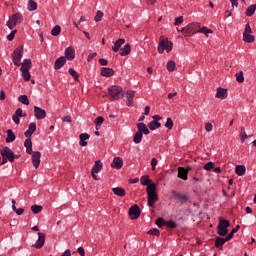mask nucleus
Masks as SVG:
<instances>
[{
    "mask_svg": "<svg viewBox=\"0 0 256 256\" xmlns=\"http://www.w3.org/2000/svg\"><path fill=\"white\" fill-rule=\"evenodd\" d=\"M229 227H231V223L229 220L223 219V217L219 218V224L217 226V234L220 237L227 236V233H229Z\"/></svg>",
    "mask_w": 256,
    "mask_h": 256,
    "instance_id": "f257e3e1",
    "label": "nucleus"
},
{
    "mask_svg": "<svg viewBox=\"0 0 256 256\" xmlns=\"http://www.w3.org/2000/svg\"><path fill=\"white\" fill-rule=\"evenodd\" d=\"M171 53L173 51V42L161 37L158 43V53L163 54L164 52Z\"/></svg>",
    "mask_w": 256,
    "mask_h": 256,
    "instance_id": "f03ea898",
    "label": "nucleus"
},
{
    "mask_svg": "<svg viewBox=\"0 0 256 256\" xmlns=\"http://www.w3.org/2000/svg\"><path fill=\"white\" fill-rule=\"evenodd\" d=\"M108 93L114 101H119V99H121V97H125L123 88L121 86H117V85H114V86H111L110 88H108Z\"/></svg>",
    "mask_w": 256,
    "mask_h": 256,
    "instance_id": "7ed1b4c3",
    "label": "nucleus"
},
{
    "mask_svg": "<svg viewBox=\"0 0 256 256\" xmlns=\"http://www.w3.org/2000/svg\"><path fill=\"white\" fill-rule=\"evenodd\" d=\"M23 23V16L21 13H15L12 17L6 22V25L9 29H13L15 26Z\"/></svg>",
    "mask_w": 256,
    "mask_h": 256,
    "instance_id": "20e7f679",
    "label": "nucleus"
},
{
    "mask_svg": "<svg viewBox=\"0 0 256 256\" xmlns=\"http://www.w3.org/2000/svg\"><path fill=\"white\" fill-rule=\"evenodd\" d=\"M197 27V23L192 22L189 23L187 26L183 27L181 32L185 35V37H191L192 35H195V33H199Z\"/></svg>",
    "mask_w": 256,
    "mask_h": 256,
    "instance_id": "39448f33",
    "label": "nucleus"
},
{
    "mask_svg": "<svg viewBox=\"0 0 256 256\" xmlns=\"http://www.w3.org/2000/svg\"><path fill=\"white\" fill-rule=\"evenodd\" d=\"M23 59V46L17 47L12 53V61L16 67L21 65Z\"/></svg>",
    "mask_w": 256,
    "mask_h": 256,
    "instance_id": "423d86ee",
    "label": "nucleus"
},
{
    "mask_svg": "<svg viewBox=\"0 0 256 256\" xmlns=\"http://www.w3.org/2000/svg\"><path fill=\"white\" fill-rule=\"evenodd\" d=\"M128 215L132 220L139 219V217H141V209L139 208V205L134 204L131 206Z\"/></svg>",
    "mask_w": 256,
    "mask_h": 256,
    "instance_id": "0eeeda50",
    "label": "nucleus"
},
{
    "mask_svg": "<svg viewBox=\"0 0 256 256\" xmlns=\"http://www.w3.org/2000/svg\"><path fill=\"white\" fill-rule=\"evenodd\" d=\"M0 153L2 157H5L6 159H8L10 163H13V161H15V153H13V150H11V148L6 146L0 150Z\"/></svg>",
    "mask_w": 256,
    "mask_h": 256,
    "instance_id": "6e6552de",
    "label": "nucleus"
},
{
    "mask_svg": "<svg viewBox=\"0 0 256 256\" xmlns=\"http://www.w3.org/2000/svg\"><path fill=\"white\" fill-rule=\"evenodd\" d=\"M34 117L38 120L45 119L47 111L39 106H34Z\"/></svg>",
    "mask_w": 256,
    "mask_h": 256,
    "instance_id": "1a4fd4ad",
    "label": "nucleus"
},
{
    "mask_svg": "<svg viewBox=\"0 0 256 256\" xmlns=\"http://www.w3.org/2000/svg\"><path fill=\"white\" fill-rule=\"evenodd\" d=\"M31 155H32V164L34 165L35 169H39V166L41 165V152L34 151L31 153Z\"/></svg>",
    "mask_w": 256,
    "mask_h": 256,
    "instance_id": "9d476101",
    "label": "nucleus"
},
{
    "mask_svg": "<svg viewBox=\"0 0 256 256\" xmlns=\"http://www.w3.org/2000/svg\"><path fill=\"white\" fill-rule=\"evenodd\" d=\"M189 171H191V167H187V168L179 167L178 168V177H179V179H183V181H187Z\"/></svg>",
    "mask_w": 256,
    "mask_h": 256,
    "instance_id": "9b49d317",
    "label": "nucleus"
},
{
    "mask_svg": "<svg viewBox=\"0 0 256 256\" xmlns=\"http://www.w3.org/2000/svg\"><path fill=\"white\" fill-rule=\"evenodd\" d=\"M43 245H45V234L38 232V239L32 247H35V249H42Z\"/></svg>",
    "mask_w": 256,
    "mask_h": 256,
    "instance_id": "f8f14e48",
    "label": "nucleus"
},
{
    "mask_svg": "<svg viewBox=\"0 0 256 256\" xmlns=\"http://www.w3.org/2000/svg\"><path fill=\"white\" fill-rule=\"evenodd\" d=\"M65 63H67V58L65 56H60L59 58H57L54 62L55 71H59V69H61L65 65Z\"/></svg>",
    "mask_w": 256,
    "mask_h": 256,
    "instance_id": "ddd939ff",
    "label": "nucleus"
},
{
    "mask_svg": "<svg viewBox=\"0 0 256 256\" xmlns=\"http://www.w3.org/2000/svg\"><path fill=\"white\" fill-rule=\"evenodd\" d=\"M173 198L179 201V203H187L189 201V197L185 194L177 193V191H172Z\"/></svg>",
    "mask_w": 256,
    "mask_h": 256,
    "instance_id": "4468645a",
    "label": "nucleus"
},
{
    "mask_svg": "<svg viewBox=\"0 0 256 256\" xmlns=\"http://www.w3.org/2000/svg\"><path fill=\"white\" fill-rule=\"evenodd\" d=\"M124 97H126V105L131 107V105H133V99L135 98V91L127 90L126 93H124Z\"/></svg>",
    "mask_w": 256,
    "mask_h": 256,
    "instance_id": "2eb2a0df",
    "label": "nucleus"
},
{
    "mask_svg": "<svg viewBox=\"0 0 256 256\" xmlns=\"http://www.w3.org/2000/svg\"><path fill=\"white\" fill-rule=\"evenodd\" d=\"M68 61H73L75 59V48L69 46L65 49V56Z\"/></svg>",
    "mask_w": 256,
    "mask_h": 256,
    "instance_id": "dca6fc26",
    "label": "nucleus"
},
{
    "mask_svg": "<svg viewBox=\"0 0 256 256\" xmlns=\"http://www.w3.org/2000/svg\"><path fill=\"white\" fill-rule=\"evenodd\" d=\"M35 131H37V124L35 122H31L28 126V129L25 131L24 135L27 138H31V136L33 135V133H35Z\"/></svg>",
    "mask_w": 256,
    "mask_h": 256,
    "instance_id": "f3484780",
    "label": "nucleus"
},
{
    "mask_svg": "<svg viewBox=\"0 0 256 256\" xmlns=\"http://www.w3.org/2000/svg\"><path fill=\"white\" fill-rule=\"evenodd\" d=\"M100 75L102 77H113L115 75V70H113V68H107V67H103L101 69Z\"/></svg>",
    "mask_w": 256,
    "mask_h": 256,
    "instance_id": "a211bd4d",
    "label": "nucleus"
},
{
    "mask_svg": "<svg viewBox=\"0 0 256 256\" xmlns=\"http://www.w3.org/2000/svg\"><path fill=\"white\" fill-rule=\"evenodd\" d=\"M227 89L222 88V87H218L217 91H216V99H227Z\"/></svg>",
    "mask_w": 256,
    "mask_h": 256,
    "instance_id": "6ab92c4d",
    "label": "nucleus"
},
{
    "mask_svg": "<svg viewBox=\"0 0 256 256\" xmlns=\"http://www.w3.org/2000/svg\"><path fill=\"white\" fill-rule=\"evenodd\" d=\"M137 129L138 133H141L142 135H149L150 133L149 128H147V125L143 122L137 123Z\"/></svg>",
    "mask_w": 256,
    "mask_h": 256,
    "instance_id": "aec40b11",
    "label": "nucleus"
},
{
    "mask_svg": "<svg viewBox=\"0 0 256 256\" xmlns=\"http://www.w3.org/2000/svg\"><path fill=\"white\" fill-rule=\"evenodd\" d=\"M112 169H121L123 167V158L121 157H116L113 159L111 163Z\"/></svg>",
    "mask_w": 256,
    "mask_h": 256,
    "instance_id": "412c9836",
    "label": "nucleus"
},
{
    "mask_svg": "<svg viewBox=\"0 0 256 256\" xmlns=\"http://www.w3.org/2000/svg\"><path fill=\"white\" fill-rule=\"evenodd\" d=\"M158 201L159 195L157 193L148 195V207H154L155 203Z\"/></svg>",
    "mask_w": 256,
    "mask_h": 256,
    "instance_id": "4be33fe9",
    "label": "nucleus"
},
{
    "mask_svg": "<svg viewBox=\"0 0 256 256\" xmlns=\"http://www.w3.org/2000/svg\"><path fill=\"white\" fill-rule=\"evenodd\" d=\"M124 43L125 38H119L114 42V45L112 46V51H114V53H117L119 49H121V45H124Z\"/></svg>",
    "mask_w": 256,
    "mask_h": 256,
    "instance_id": "5701e85b",
    "label": "nucleus"
},
{
    "mask_svg": "<svg viewBox=\"0 0 256 256\" xmlns=\"http://www.w3.org/2000/svg\"><path fill=\"white\" fill-rule=\"evenodd\" d=\"M90 137L91 136L89 134H87V133L80 134L79 135V139H80L79 145H80V147H87V142L86 141H88V139Z\"/></svg>",
    "mask_w": 256,
    "mask_h": 256,
    "instance_id": "b1692460",
    "label": "nucleus"
},
{
    "mask_svg": "<svg viewBox=\"0 0 256 256\" xmlns=\"http://www.w3.org/2000/svg\"><path fill=\"white\" fill-rule=\"evenodd\" d=\"M103 169V162L101 160H97L94 164V166L91 169V173H101V170Z\"/></svg>",
    "mask_w": 256,
    "mask_h": 256,
    "instance_id": "393cba45",
    "label": "nucleus"
},
{
    "mask_svg": "<svg viewBox=\"0 0 256 256\" xmlns=\"http://www.w3.org/2000/svg\"><path fill=\"white\" fill-rule=\"evenodd\" d=\"M24 147L26 148V153H28V155L33 153V142L30 137L25 140Z\"/></svg>",
    "mask_w": 256,
    "mask_h": 256,
    "instance_id": "a878e982",
    "label": "nucleus"
},
{
    "mask_svg": "<svg viewBox=\"0 0 256 256\" xmlns=\"http://www.w3.org/2000/svg\"><path fill=\"white\" fill-rule=\"evenodd\" d=\"M247 171V168H245V165H237L235 168V173L238 175V177H243Z\"/></svg>",
    "mask_w": 256,
    "mask_h": 256,
    "instance_id": "bb28decb",
    "label": "nucleus"
},
{
    "mask_svg": "<svg viewBox=\"0 0 256 256\" xmlns=\"http://www.w3.org/2000/svg\"><path fill=\"white\" fill-rule=\"evenodd\" d=\"M146 193L148 196L157 194V185L155 183L148 185L146 188Z\"/></svg>",
    "mask_w": 256,
    "mask_h": 256,
    "instance_id": "cd10ccee",
    "label": "nucleus"
},
{
    "mask_svg": "<svg viewBox=\"0 0 256 256\" xmlns=\"http://www.w3.org/2000/svg\"><path fill=\"white\" fill-rule=\"evenodd\" d=\"M6 133H7L6 143H13V141H15V139H16V136H15V133L13 132V130L8 129L6 131Z\"/></svg>",
    "mask_w": 256,
    "mask_h": 256,
    "instance_id": "c85d7f7f",
    "label": "nucleus"
},
{
    "mask_svg": "<svg viewBox=\"0 0 256 256\" xmlns=\"http://www.w3.org/2000/svg\"><path fill=\"white\" fill-rule=\"evenodd\" d=\"M129 53H131V44L127 43L121 49L120 55H121V57H127V55H129Z\"/></svg>",
    "mask_w": 256,
    "mask_h": 256,
    "instance_id": "c756f323",
    "label": "nucleus"
},
{
    "mask_svg": "<svg viewBox=\"0 0 256 256\" xmlns=\"http://www.w3.org/2000/svg\"><path fill=\"white\" fill-rule=\"evenodd\" d=\"M225 243H227L226 238L217 237L215 240V247H217V249H223Z\"/></svg>",
    "mask_w": 256,
    "mask_h": 256,
    "instance_id": "7c9ffc66",
    "label": "nucleus"
},
{
    "mask_svg": "<svg viewBox=\"0 0 256 256\" xmlns=\"http://www.w3.org/2000/svg\"><path fill=\"white\" fill-rule=\"evenodd\" d=\"M27 70V71H30L31 70V59H24L22 64H21V68H20V71H23V70Z\"/></svg>",
    "mask_w": 256,
    "mask_h": 256,
    "instance_id": "2f4dec72",
    "label": "nucleus"
},
{
    "mask_svg": "<svg viewBox=\"0 0 256 256\" xmlns=\"http://www.w3.org/2000/svg\"><path fill=\"white\" fill-rule=\"evenodd\" d=\"M255 11H256V3L252 4L246 9V12H245L246 17H253V15L255 14Z\"/></svg>",
    "mask_w": 256,
    "mask_h": 256,
    "instance_id": "473e14b6",
    "label": "nucleus"
},
{
    "mask_svg": "<svg viewBox=\"0 0 256 256\" xmlns=\"http://www.w3.org/2000/svg\"><path fill=\"white\" fill-rule=\"evenodd\" d=\"M140 183L143 187H149L151 185V179H149V175H144L140 178Z\"/></svg>",
    "mask_w": 256,
    "mask_h": 256,
    "instance_id": "72a5a7b5",
    "label": "nucleus"
},
{
    "mask_svg": "<svg viewBox=\"0 0 256 256\" xmlns=\"http://www.w3.org/2000/svg\"><path fill=\"white\" fill-rule=\"evenodd\" d=\"M112 192L114 193V195H116L117 197H125V189L121 188V187H116L112 189Z\"/></svg>",
    "mask_w": 256,
    "mask_h": 256,
    "instance_id": "f704fd0d",
    "label": "nucleus"
},
{
    "mask_svg": "<svg viewBox=\"0 0 256 256\" xmlns=\"http://www.w3.org/2000/svg\"><path fill=\"white\" fill-rule=\"evenodd\" d=\"M15 199H12V211H14V213L18 214V215H23V213H25V209L23 208H17V206H15Z\"/></svg>",
    "mask_w": 256,
    "mask_h": 256,
    "instance_id": "c9c22d12",
    "label": "nucleus"
},
{
    "mask_svg": "<svg viewBox=\"0 0 256 256\" xmlns=\"http://www.w3.org/2000/svg\"><path fill=\"white\" fill-rule=\"evenodd\" d=\"M243 41H245V43H253V41H255V36L251 33H243Z\"/></svg>",
    "mask_w": 256,
    "mask_h": 256,
    "instance_id": "e433bc0d",
    "label": "nucleus"
},
{
    "mask_svg": "<svg viewBox=\"0 0 256 256\" xmlns=\"http://www.w3.org/2000/svg\"><path fill=\"white\" fill-rule=\"evenodd\" d=\"M148 127L150 131H155V129H159L161 127L160 122H157L155 120H152L149 124Z\"/></svg>",
    "mask_w": 256,
    "mask_h": 256,
    "instance_id": "4c0bfd02",
    "label": "nucleus"
},
{
    "mask_svg": "<svg viewBox=\"0 0 256 256\" xmlns=\"http://www.w3.org/2000/svg\"><path fill=\"white\" fill-rule=\"evenodd\" d=\"M143 141V134L141 132H136L133 138V142L139 145Z\"/></svg>",
    "mask_w": 256,
    "mask_h": 256,
    "instance_id": "58836bf2",
    "label": "nucleus"
},
{
    "mask_svg": "<svg viewBox=\"0 0 256 256\" xmlns=\"http://www.w3.org/2000/svg\"><path fill=\"white\" fill-rule=\"evenodd\" d=\"M175 67H176L175 61L169 60L167 62L166 69L167 71H169V73H173V71H175Z\"/></svg>",
    "mask_w": 256,
    "mask_h": 256,
    "instance_id": "ea45409f",
    "label": "nucleus"
},
{
    "mask_svg": "<svg viewBox=\"0 0 256 256\" xmlns=\"http://www.w3.org/2000/svg\"><path fill=\"white\" fill-rule=\"evenodd\" d=\"M246 139H249V135H247V132L245 131V127H242L241 132H240V141H241V143H245Z\"/></svg>",
    "mask_w": 256,
    "mask_h": 256,
    "instance_id": "a19ab883",
    "label": "nucleus"
},
{
    "mask_svg": "<svg viewBox=\"0 0 256 256\" xmlns=\"http://www.w3.org/2000/svg\"><path fill=\"white\" fill-rule=\"evenodd\" d=\"M22 73V77L24 79V81H31V73L29 72V70L25 69V70H20Z\"/></svg>",
    "mask_w": 256,
    "mask_h": 256,
    "instance_id": "79ce46f5",
    "label": "nucleus"
},
{
    "mask_svg": "<svg viewBox=\"0 0 256 256\" xmlns=\"http://www.w3.org/2000/svg\"><path fill=\"white\" fill-rule=\"evenodd\" d=\"M18 101L19 103H22V105H29V98L27 97V95H20L18 97Z\"/></svg>",
    "mask_w": 256,
    "mask_h": 256,
    "instance_id": "37998d69",
    "label": "nucleus"
},
{
    "mask_svg": "<svg viewBox=\"0 0 256 256\" xmlns=\"http://www.w3.org/2000/svg\"><path fill=\"white\" fill-rule=\"evenodd\" d=\"M28 11H37V2H35L33 0H29Z\"/></svg>",
    "mask_w": 256,
    "mask_h": 256,
    "instance_id": "c03bdc74",
    "label": "nucleus"
},
{
    "mask_svg": "<svg viewBox=\"0 0 256 256\" xmlns=\"http://www.w3.org/2000/svg\"><path fill=\"white\" fill-rule=\"evenodd\" d=\"M198 33H203L206 37H209V33H213V30L203 26L202 28L198 29Z\"/></svg>",
    "mask_w": 256,
    "mask_h": 256,
    "instance_id": "a18cd8bd",
    "label": "nucleus"
},
{
    "mask_svg": "<svg viewBox=\"0 0 256 256\" xmlns=\"http://www.w3.org/2000/svg\"><path fill=\"white\" fill-rule=\"evenodd\" d=\"M31 211L34 213V215H37V213H41V211H43V206L33 205L31 206Z\"/></svg>",
    "mask_w": 256,
    "mask_h": 256,
    "instance_id": "49530a36",
    "label": "nucleus"
},
{
    "mask_svg": "<svg viewBox=\"0 0 256 256\" xmlns=\"http://www.w3.org/2000/svg\"><path fill=\"white\" fill-rule=\"evenodd\" d=\"M61 33V26L56 25L52 30H51V35L53 37H57Z\"/></svg>",
    "mask_w": 256,
    "mask_h": 256,
    "instance_id": "de8ad7c7",
    "label": "nucleus"
},
{
    "mask_svg": "<svg viewBox=\"0 0 256 256\" xmlns=\"http://www.w3.org/2000/svg\"><path fill=\"white\" fill-rule=\"evenodd\" d=\"M68 72H69V75H71V77H73L74 80L79 81V73H77L75 69L70 68Z\"/></svg>",
    "mask_w": 256,
    "mask_h": 256,
    "instance_id": "09e8293b",
    "label": "nucleus"
},
{
    "mask_svg": "<svg viewBox=\"0 0 256 256\" xmlns=\"http://www.w3.org/2000/svg\"><path fill=\"white\" fill-rule=\"evenodd\" d=\"M103 121H105V118H103V116H98L95 119V124H96V129L99 130V127H101V125H103Z\"/></svg>",
    "mask_w": 256,
    "mask_h": 256,
    "instance_id": "8fccbe9b",
    "label": "nucleus"
},
{
    "mask_svg": "<svg viewBox=\"0 0 256 256\" xmlns=\"http://www.w3.org/2000/svg\"><path fill=\"white\" fill-rule=\"evenodd\" d=\"M103 19V12L98 10L96 12V16L94 18V21H96V23H99V21H101Z\"/></svg>",
    "mask_w": 256,
    "mask_h": 256,
    "instance_id": "3c124183",
    "label": "nucleus"
},
{
    "mask_svg": "<svg viewBox=\"0 0 256 256\" xmlns=\"http://www.w3.org/2000/svg\"><path fill=\"white\" fill-rule=\"evenodd\" d=\"M165 225H167V227L170 229H177V223L173 220L165 222Z\"/></svg>",
    "mask_w": 256,
    "mask_h": 256,
    "instance_id": "603ef678",
    "label": "nucleus"
},
{
    "mask_svg": "<svg viewBox=\"0 0 256 256\" xmlns=\"http://www.w3.org/2000/svg\"><path fill=\"white\" fill-rule=\"evenodd\" d=\"M165 127H166V129H169V130L173 129V119L167 118Z\"/></svg>",
    "mask_w": 256,
    "mask_h": 256,
    "instance_id": "864d4df0",
    "label": "nucleus"
},
{
    "mask_svg": "<svg viewBox=\"0 0 256 256\" xmlns=\"http://www.w3.org/2000/svg\"><path fill=\"white\" fill-rule=\"evenodd\" d=\"M147 233L148 235H154L155 237H159L160 235L159 229L157 228L151 229Z\"/></svg>",
    "mask_w": 256,
    "mask_h": 256,
    "instance_id": "5fc2aeb1",
    "label": "nucleus"
},
{
    "mask_svg": "<svg viewBox=\"0 0 256 256\" xmlns=\"http://www.w3.org/2000/svg\"><path fill=\"white\" fill-rule=\"evenodd\" d=\"M236 81L238 83H243V81H245V77L243 76V72H240V73L236 74Z\"/></svg>",
    "mask_w": 256,
    "mask_h": 256,
    "instance_id": "6e6d98bb",
    "label": "nucleus"
},
{
    "mask_svg": "<svg viewBox=\"0 0 256 256\" xmlns=\"http://www.w3.org/2000/svg\"><path fill=\"white\" fill-rule=\"evenodd\" d=\"M205 131H206L207 133H211V131H213V124L210 123V122L206 123V124H205Z\"/></svg>",
    "mask_w": 256,
    "mask_h": 256,
    "instance_id": "4d7b16f0",
    "label": "nucleus"
},
{
    "mask_svg": "<svg viewBox=\"0 0 256 256\" xmlns=\"http://www.w3.org/2000/svg\"><path fill=\"white\" fill-rule=\"evenodd\" d=\"M155 223L157 227L161 228L163 225H165V220L163 218H158Z\"/></svg>",
    "mask_w": 256,
    "mask_h": 256,
    "instance_id": "13d9d810",
    "label": "nucleus"
},
{
    "mask_svg": "<svg viewBox=\"0 0 256 256\" xmlns=\"http://www.w3.org/2000/svg\"><path fill=\"white\" fill-rule=\"evenodd\" d=\"M158 163H159V161H157V158H152V160H151L152 171H155Z\"/></svg>",
    "mask_w": 256,
    "mask_h": 256,
    "instance_id": "bf43d9fd",
    "label": "nucleus"
},
{
    "mask_svg": "<svg viewBox=\"0 0 256 256\" xmlns=\"http://www.w3.org/2000/svg\"><path fill=\"white\" fill-rule=\"evenodd\" d=\"M211 169H213V162L210 161L204 165V170L211 171Z\"/></svg>",
    "mask_w": 256,
    "mask_h": 256,
    "instance_id": "052dcab7",
    "label": "nucleus"
},
{
    "mask_svg": "<svg viewBox=\"0 0 256 256\" xmlns=\"http://www.w3.org/2000/svg\"><path fill=\"white\" fill-rule=\"evenodd\" d=\"M244 33L246 34L253 33V30L251 29V25L249 23L245 25Z\"/></svg>",
    "mask_w": 256,
    "mask_h": 256,
    "instance_id": "680f3d73",
    "label": "nucleus"
},
{
    "mask_svg": "<svg viewBox=\"0 0 256 256\" xmlns=\"http://www.w3.org/2000/svg\"><path fill=\"white\" fill-rule=\"evenodd\" d=\"M15 33H17V30H13V31L7 36L8 41H13V39H15Z\"/></svg>",
    "mask_w": 256,
    "mask_h": 256,
    "instance_id": "e2e57ef3",
    "label": "nucleus"
},
{
    "mask_svg": "<svg viewBox=\"0 0 256 256\" xmlns=\"http://www.w3.org/2000/svg\"><path fill=\"white\" fill-rule=\"evenodd\" d=\"M96 55H97V52L89 54L88 57H87L88 63H91V61H93V59H95Z\"/></svg>",
    "mask_w": 256,
    "mask_h": 256,
    "instance_id": "0e129e2a",
    "label": "nucleus"
},
{
    "mask_svg": "<svg viewBox=\"0 0 256 256\" xmlns=\"http://www.w3.org/2000/svg\"><path fill=\"white\" fill-rule=\"evenodd\" d=\"M16 117H24L25 115H23V109L21 108H18L16 111H15V114Z\"/></svg>",
    "mask_w": 256,
    "mask_h": 256,
    "instance_id": "69168bd1",
    "label": "nucleus"
},
{
    "mask_svg": "<svg viewBox=\"0 0 256 256\" xmlns=\"http://www.w3.org/2000/svg\"><path fill=\"white\" fill-rule=\"evenodd\" d=\"M183 23V16L177 17L175 19L174 25H181Z\"/></svg>",
    "mask_w": 256,
    "mask_h": 256,
    "instance_id": "338daca9",
    "label": "nucleus"
},
{
    "mask_svg": "<svg viewBox=\"0 0 256 256\" xmlns=\"http://www.w3.org/2000/svg\"><path fill=\"white\" fill-rule=\"evenodd\" d=\"M77 251H78V253H79L80 256H85V248L79 247V248L77 249Z\"/></svg>",
    "mask_w": 256,
    "mask_h": 256,
    "instance_id": "774afa93",
    "label": "nucleus"
}]
</instances>
